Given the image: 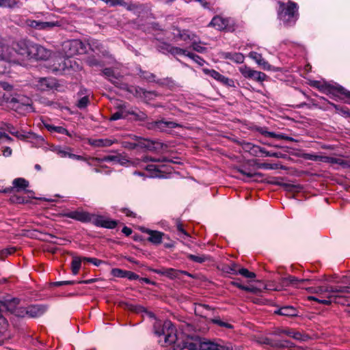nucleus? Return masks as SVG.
Segmentation results:
<instances>
[{
    "mask_svg": "<svg viewBox=\"0 0 350 350\" xmlns=\"http://www.w3.org/2000/svg\"><path fill=\"white\" fill-rule=\"evenodd\" d=\"M124 275H125V278H126L131 280H137L139 278V276L137 274H135V273H133L132 271H126V274Z\"/></svg>",
    "mask_w": 350,
    "mask_h": 350,
    "instance_id": "obj_60",
    "label": "nucleus"
},
{
    "mask_svg": "<svg viewBox=\"0 0 350 350\" xmlns=\"http://www.w3.org/2000/svg\"><path fill=\"white\" fill-rule=\"evenodd\" d=\"M249 57L255 61V62L265 70H273V67L270 65L263 57L262 55L257 52L252 51L249 53Z\"/></svg>",
    "mask_w": 350,
    "mask_h": 350,
    "instance_id": "obj_18",
    "label": "nucleus"
},
{
    "mask_svg": "<svg viewBox=\"0 0 350 350\" xmlns=\"http://www.w3.org/2000/svg\"><path fill=\"white\" fill-rule=\"evenodd\" d=\"M15 252V249L14 247H9L4 249L1 251L2 256H7L8 255L12 254Z\"/></svg>",
    "mask_w": 350,
    "mask_h": 350,
    "instance_id": "obj_61",
    "label": "nucleus"
},
{
    "mask_svg": "<svg viewBox=\"0 0 350 350\" xmlns=\"http://www.w3.org/2000/svg\"><path fill=\"white\" fill-rule=\"evenodd\" d=\"M68 56H72L76 54L83 53L85 51L84 44L78 40H73L66 42L64 45Z\"/></svg>",
    "mask_w": 350,
    "mask_h": 350,
    "instance_id": "obj_13",
    "label": "nucleus"
},
{
    "mask_svg": "<svg viewBox=\"0 0 350 350\" xmlns=\"http://www.w3.org/2000/svg\"><path fill=\"white\" fill-rule=\"evenodd\" d=\"M11 141L12 139L0 129V151L3 153H11L12 149L8 146Z\"/></svg>",
    "mask_w": 350,
    "mask_h": 350,
    "instance_id": "obj_25",
    "label": "nucleus"
},
{
    "mask_svg": "<svg viewBox=\"0 0 350 350\" xmlns=\"http://www.w3.org/2000/svg\"><path fill=\"white\" fill-rule=\"evenodd\" d=\"M276 170L282 168L279 163H261L257 159H251L245 162L243 167L237 169L238 172L247 178L258 176L260 174L255 172L258 169Z\"/></svg>",
    "mask_w": 350,
    "mask_h": 350,
    "instance_id": "obj_3",
    "label": "nucleus"
},
{
    "mask_svg": "<svg viewBox=\"0 0 350 350\" xmlns=\"http://www.w3.org/2000/svg\"><path fill=\"white\" fill-rule=\"evenodd\" d=\"M99 160L111 162L114 164L119 163L120 165H125L129 162V160L126 159L122 154H114L112 156L104 157L103 159H98Z\"/></svg>",
    "mask_w": 350,
    "mask_h": 350,
    "instance_id": "obj_30",
    "label": "nucleus"
},
{
    "mask_svg": "<svg viewBox=\"0 0 350 350\" xmlns=\"http://www.w3.org/2000/svg\"><path fill=\"white\" fill-rule=\"evenodd\" d=\"M239 70L245 78L253 79L257 82L262 83L267 79V75L264 72L253 70L246 65L239 67Z\"/></svg>",
    "mask_w": 350,
    "mask_h": 350,
    "instance_id": "obj_11",
    "label": "nucleus"
},
{
    "mask_svg": "<svg viewBox=\"0 0 350 350\" xmlns=\"http://www.w3.org/2000/svg\"><path fill=\"white\" fill-rule=\"evenodd\" d=\"M90 144L94 147H107L110 146L113 142L108 139H90Z\"/></svg>",
    "mask_w": 350,
    "mask_h": 350,
    "instance_id": "obj_36",
    "label": "nucleus"
},
{
    "mask_svg": "<svg viewBox=\"0 0 350 350\" xmlns=\"http://www.w3.org/2000/svg\"><path fill=\"white\" fill-rule=\"evenodd\" d=\"M2 312L3 311L0 309V332H5L8 327V323Z\"/></svg>",
    "mask_w": 350,
    "mask_h": 350,
    "instance_id": "obj_51",
    "label": "nucleus"
},
{
    "mask_svg": "<svg viewBox=\"0 0 350 350\" xmlns=\"http://www.w3.org/2000/svg\"><path fill=\"white\" fill-rule=\"evenodd\" d=\"M238 274H240L246 278H250V279H253L256 277V274L254 272H251L245 268H239V267Z\"/></svg>",
    "mask_w": 350,
    "mask_h": 350,
    "instance_id": "obj_46",
    "label": "nucleus"
},
{
    "mask_svg": "<svg viewBox=\"0 0 350 350\" xmlns=\"http://www.w3.org/2000/svg\"><path fill=\"white\" fill-rule=\"evenodd\" d=\"M187 56L192 59L194 62H196L200 65H203L204 62V61L200 57L192 53H187Z\"/></svg>",
    "mask_w": 350,
    "mask_h": 350,
    "instance_id": "obj_57",
    "label": "nucleus"
},
{
    "mask_svg": "<svg viewBox=\"0 0 350 350\" xmlns=\"http://www.w3.org/2000/svg\"><path fill=\"white\" fill-rule=\"evenodd\" d=\"M89 45L93 51H99L101 47V44L97 40H91Z\"/></svg>",
    "mask_w": 350,
    "mask_h": 350,
    "instance_id": "obj_59",
    "label": "nucleus"
},
{
    "mask_svg": "<svg viewBox=\"0 0 350 350\" xmlns=\"http://www.w3.org/2000/svg\"><path fill=\"white\" fill-rule=\"evenodd\" d=\"M136 312H146L150 317L154 318V315L151 312H148L145 308L142 306H136L133 308Z\"/></svg>",
    "mask_w": 350,
    "mask_h": 350,
    "instance_id": "obj_58",
    "label": "nucleus"
},
{
    "mask_svg": "<svg viewBox=\"0 0 350 350\" xmlns=\"http://www.w3.org/2000/svg\"><path fill=\"white\" fill-rule=\"evenodd\" d=\"M17 4L16 0H1V8H12Z\"/></svg>",
    "mask_w": 350,
    "mask_h": 350,
    "instance_id": "obj_53",
    "label": "nucleus"
},
{
    "mask_svg": "<svg viewBox=\"0 0 350 350\" xmlns=\"http://www.w3.org/2000/svg\"><path fill=\"white\" fill-rule=\"evenodd\" d=\"M63 215L83 223L91 221L94 217L89 213L81 210L67 212L64 213Z\"/></svg>",
    "mask_w": 350,
    "mask_h": 350,
    "instance_id": "obj_16",
    "label": "nucleus"
},
{
    "mask_svg": "<svg viewBox=\"0 0 350 350\" xmlns=\"http://www.w3.org/2000/svg\"><path fill=\"white\" fill-rule=\"evenodd\" d=\"M174 38L176 40H183V41H189L194 40L196 35L193 33H190L187 30H180L179 29H174Z\"/></svg>",
    "mask_w": 350,
    "mask_h": 350,
    "instance_id": "obj_22",
    "label": "nucleus"
},
{
    "mask_svg": "<svg viewBox=\"0 0 350 350\" xmlns=\"http://www.w3.org/2000/svg\"><path fill=\"white\" fill-rule=\"evenodd\" d=\"M144 161H152L154 163H163V162H173L178 163L177 161H174L172 159L167 158L163 154H146Z\"/></svg>",
    "mask_w": 350,
    "mask_h": 350,
    "instance_id": "obj_28",
    "label": "nucleus"
},
{
    "mask_svg": "<svg viewBox=\"0 0 350 350\" xmlns=\"http://www.w3.org/2000/svg\"><path fill=\"white\" fill-rule=\"evenodd\" d=\"M142 231L149 235L148 240L152 244L159 245L162 242L164 233L157 230H150L148 228H143L142 229Z\"/></svg>",
    "mask_w": 350,
    "mask_h": 350,
    "instance_id": "obj_19",
    "label": "nucleus"
},
{
    "mask_svg": "<svg viewBox=\"0 0 350 350\" xmlns=\"http://www.w3.org/2000/svg\"><path fill=\"white\" fill-rule=\"evenodd\" d=\"M222 56L224 58L230 59L234 63L241 64L244 61V55L241 53H223Z\"/></svg>",
    "mask_w": 350,
    "mask_h": 350,
    "instance_id": "obj_31",
    "label": "nucleus"
},
{
    "mask_svg": "<svg viewBox=\"0 0 350 350\" xmlns=\"http://www.w3.org/2000/svg\"><path fill=\"white\" fill-rule=\"evenodd\" d=\"M202 350H234L233 345L230 342L221 340H206L201 343Z\"/></svg>",
    "mask_w": 350,
    "mask_h": 350,
    "instance_id": "obj_10",
    "label": "nucleus"
},
{
    "mask_svg": "<svg viewBox=\"0 0 350 350\" xmlns=\"http://www.w3.org/2000/svg\"><path fill=\"white\" fill-rule=\"evenodd\" d=\"M305 282H310V280L308 279L299 280L298 278L291 275H289L286 278H283L281 280V283L283 286H288L291 285L296 288H298L299 286V284H303Z\"/></svg>",
    "mask_w": 350,
    "mask_h": 350,
    "instance_id": "obj_24",
    "label": "nucleus"
},
{
    "mask_svg": "<svg viewBox=\"0 0 350 350\" xmlns=\"http://www.w3.org/2000/svg\"><path fill=\"white\" fill-rule=\"evenodd\" d=\"M221 270L227 273L237 275L239 270V265L236 263H231L230 265H224Z\"/></svg>",
    "mask_w": 350,
    "mask_h": 350,
    "instance_id": "obj_38",
    "label": "nucleus"
},
{
    "mask_svg": "<svg viewBox=\"0 0 350 350\" xmlns=\"http://www.w3.org/2000/svg\"><path fill=\"white\" fill-rule=\"evenodd\" d=\"M57 83L53 78H42L38 81L36 86L41 91H48L56 87Z\"/></svg>",
    "mask_w": 350,
    "mask_h": 350,
    "instance_id": "obj_21",
    "label": "nucleus"
},
{
    "mask_svg": "<svg viewBox=\"0 0 350 350\" xmlns=\"http://www.w3.org/2000/svg\"><path fill=\"white\" fill-rule=\"evenodd\" d=\"M14 314L20 317H28L27 308L17 307Z\"/></svg>",
    "mask_w": 350,
    "mask_h": 350,
    "instance_id": "obj_52",
    "label": "nucleus"
},
{
    "mask_svg": "<svg viewBox=\"0 0 350 350\" xmlns=\"http://www.w3.org/2000/svg\"><path fill=\"white\" fill-rule=\"evenodd\" d=\"M250 144H247L245 148V150L246 152H250V153H258L260 152V153H267L266 152H264L260 149L258 146H253L251 148Z\"/></svg>",
    "mask_w": 350,
    "mask_h": 350,
    "instance_id": "obj_55",
    "label": "nucleus"
},
{
    "mask_svg": "<svg viewBox=\"0 0 350 350\" xmlns=\"http://www.w3.org/2000/svg\"><path fill=\"white\" fill-rule=\"evenodd\" d=\"M23 140H25L31 143L34 146L43 147V149L45 151L49 150L51 152H57V153H66L64 151L57 150L56 147L53 146H49L42 136L33 133H25V136Z\"/></svg>",
    "mask_w": 350,
    "mask_h": 350,
    "instance_id": "obj_7",
    "label": "nucleus"
},
{
    "mask_svg": "<svg viewBox=\"0 0 350 350\" xmlns=\"http://www.w3.org/2000/svg\"><path fill=\"white\" fill-rule=\"evenodd\" d=\"M274 347L279 348H288L293 347V344L289 340H278L275 342V345H272Z\"/></svg>",
    "mask_w": 350,
    "mask_h": 350,
    "instance_id": "obj_48",
    "label": "nucleus"
},
{
    "mask_svg": "<svg viewBox=\"0 0 350 350\" xmlns=\"http://www.w3.org/2000/svg\"><path fill=\"white\" fill-rule=\"evenodd\" d=\"M12 184L17 191L25 189L29 186V182L23 178H15L13 180Z\"/></svg>",
    "mask_w": 350,
    "mask_h": 350,
    "instance_id": "obj_37",
    "label": "nucleus"
},
{
    "mask_svg": "<svg viewBox=\"0 0 350 350\" xmlns=\"http://www.w3.org/2000/svg\"><path fill=\"white\" fill-rule=\"evenodd\" d=\"M165 275L170 279L178 278L180 275V271L172 268L165 269Z\"/></svg>",
    "mask_w": 350,
    "mask_h": 350,
    "instance_id": "obj_43",
    "label": "nucleus"
},
{
    "mask_svg": "<svg viewBox=\"0 0 350 350\" xmlns=\"http://www.w3.org/2000/svg\"><path fill=\"white\" fill-rule=\"evenodd\" d=\"M126 271L120 269L115 268L111 270V275L117 278H125Z\"/></svg>",
    "mask_w": 350,
    "mask_h": 350,
    "instance_id": "obj_54",
    "label": "nucleus"
},
{
    "mask_svg": "<svg viewBox=\"0 0 350 350\" xmlns=\"http://www.w3.org/2000/svg\"><path fill=\"white\" fill-rule=\"evenodd\" d=\"M90 100L88 96H83L76 103V106L82 109H85L89 104Z\"/></svg>",
    "mask_w": 350,
    "mask_h": 350,
    "instance_id": "obj_50",
    "label": "nucleus"
},
{
    "mask_svg": "<svg viewBox=\"0 0 350 350\" xmlns=\"http://www.w3.org/2000/svg\"><path fill=\"white\" fill-rule=\"evenodd\" d=\"M94 224L97 226H100L106 228H114L117 226V222L113 220H108L104 219L101 216H97L94 220Z\"/></svg>",
    "mask_w": 350,
    "mask_h": 350,
    "instance_id": "obj_27",
    "label": "nucleus"
},
{
    "mask_svg": "<svg viewBox=\"0 0 350 350\" xmlns=\"http://www.w3.org/2000/svg\"><path fill=\"white\" fill-rule=\"evenodd\" d=\"M0 87L7 91H10L12 89V86L7 82L0 81Z\"/></svg>",
    "mask_w": 350,
    "mask_h": 350,
    "instance_id": "obj_63",
    "label": "nucleus"
},
{
    "mask_svg": "<svg viewBox=\"0 0 350 350\" xmlns=\"http://www.w3.org/2000/svg\"><path fill=\"white\" fill-rule=\"evenodd\" d=\"M16 52L23 59L34 61H46L53 55L50 49L27 39L16 42Z\"/></svg>",
    "mask_w": 350,
    "mask_h": 350,
    "instance_id": "obj_1",
    "label": "nucleus"
},
{
    "mask_svg": "<svg viewBox=\"0 0 350 350\" xmlns=\"http://www.w3.org/2000/svg\"><path fill=\"white\" fill-rule=\"evenodd\" d=\"M265 288L267 290H271V291H280L281 290L280 288H279L278 286H275L272 283L267 284L265 286Z\"/></svg>",
    "mask_w": 350,
    "mask_h": 350,
    "instance_id": "obj_64",
    "label": "nucleus"
},
{
    "mask_svg": "<svg viewBox=\"0 0 350 350\" xmlns=\"http://www.w3.org/2000/svg\"><path fill=\"white\" fill-rule=\"evenodd\" d=\"M227 23L225 19L220 16H215L209 23V26H212L218 30H222L226 28Z\"/></svg>",
    "mask_w": 350,
    "mask_h": 350,
    "instance_id": "obj_34",
    "label": "nucleus"
},
{
    "mask_svg": "<svg viewBox=\"0 0 350 350\" xmlns=\"http://www.w3.org/2000/svg\"><path fill=\"white\" fill-rule=\"evenodd\" d=\"M275 314L286 317L297 316V310L293 306H284L275 311Z\"/></svg>",
    "mask_w": 350,
    "mask_h": 350,
    "instance_id": "obj_33",
    "label": "nucleus"
},
{
    "mask_svg": "<svg viewBox=\"0 0 350 350\" xmlns=\"http://www.w3.org/2000/svg\"><path fill=\"white\" fill-rule=\"evenodd\" d=\"M44 125L51 132H55L66 135H70L68 131L62 126H55L46 123H44Z\"/></svg>",
    "mask_w": 350,
    "mask_h": 350,
    "instance_id": "obj_39",
    "label": "nucleus"
},
{
    "mask_svg": "<svg viewBox=\"0 0 350 350\" xmlns=\"http://www.w3.org/2000/svg\"><path fill=\"white\" fill-rule=\"evenodd\" d=\"M119 109L116 113H113L110 117V120H118L127 118L129 115H133L135 119L137 120H144L146 119V115L142 111H137L133 109H127L125 104H120L117 106Z\"/></svg>",
    "mask_w": 350,
    "mask_h": 350,
    "instance_id": "obj_6",
    "label": "nucleus"
},
{
    "mask_svg": "<svg viewBox=\"0 0 350 350\" xmlns=\"http://www.w3.org/2000/svg\"><path fill=\"white\" fill-rule=\"evenodd\" d=\"M203 72L226 86L234 87V82L232 79L221 75L215 70L204 68Z\"/></svg>",
    "mask_w": 350,
    "mask_h": 350,
    "instance_id": "obj_17",
    "label": "nucleus"
},
{
    "mask_svg": "<svg viewBox=\"0 0 350 350\" xmlns=\"http://www.w3.org/2000/svg\"><path fill=\"white\" fill-rule=\"evenodd\" d=\"M211 311V308L208 305L198 304L195 306V313L202 317L207 318Z\"/></svg>",
    "mask_w": 350,
    "mask_h": 350,
    "instance_id": "obj_32",
    "label": "nucleus"
},
{
    "mask_svg": "<svg viewBox=\"0 0 350 350\" xmlns=\"http://www.w3.org/2000/svg\"><path fill=\"white\" fill-rule=\"evenodd\" d=\"M7 129L11 134L16 136L20 139L23 140L25 136L26 132L16 131L12 125H8L7 126Z\"/></svg>",
    "mask_w": 350,
    "mask_h": 350,
    "instance_id": "obj_44",
    "label": "nucleus"
},
{
    "mask_svg": "<svg viewBox=\"0 0 350 350\" xmlns=\"http://www.w3.org/2000/svg\"><path fill=\"white\" fill-rule=\"evenodd\" d=\"M306 291L312 294H316L319 299H325V295L328 294V286L308 287Z\"/></svg>",
    "mask_w": 350,
    "mask_h": 350,
    "instance_id": "obj_29",
    "label": "nucleus"
},
{
    "mask_svg": "<svg viewBox=\"0 0 350 350\" xmlns=\"http://www.w3.org/2000/svg\"><path fill=\"white\" fill-rule=\"evenodd\" d=\"M306 159L321 161L325 163H329L331 164H338L340 165H347L341 158H336L332 156L323 155V154H302Z\"/></svg>",
    "mask_w": 350,
    "mask_h": 350,
    "instance_id": "obj_14",
    "label": "nucleus"
},
{
    "mask_svg": "<svg viewBox=\"0 0 350 350\" xmlns=\"http://www.w3.org/2000/svg\"><path fill=\"white\" fill-rule=\"evenodd\" d=\"M167 50L172 53V55H185L187 56V53H189L187 50L176 47L172 46L170 45H167Z\"/></svg>",
    "mask_w": 350,
    "mask_h": 350,
    "instance_id": "obj_40",
    "label": "nucleus"
},
{
    "mask_svg": "<svg viewBox=\"0 0 350 350\" xmlns=\"http://www.w3.org/2000/svg\"><path fill=\"white\" fill-rule=\"evenodd\" d=\"M265 136L272 137V138H276V139H282L284 138V136L281 134H277L273 132H266Z\"/></svg>",
    "mask_w": 350,
    "mask_h": 350,
    "instance_id": "obj_62",
    "label": "nucleus"
},
{
    "mask_svg": "<svg viewBox=\"0 0 350 350\" xmlns=\"http://www.w3.org/2000/svg\"><path fill=\"white\" fill-rule=\"evenodd\" d=\"M181 126L174 122L159 120L154 122L153 127L161 131L166 132L167 129H172L175 127H180Z\"/></svg>",
    "mask_w": 350,
    "mask_h": 350,
    "instance_id": "obj_26",
    "label": "nucleus"
},
{
    "mask_svg": "<svg viewBox=\"0 0 350 350\" xmlns=\"http://www.w3.org/2000/svg\"><path fill=\"white\" fill-rule=\"evenodd\" d=\"M211 321L215 324L218 325L220 327H223L226 329H232L233 328L232 325H231L227 322H224V321H221L219 318L212 319L211 320Z\"/></svg>",
    "mask_w": 350,
    "mask_h": 350,
    "instance_id": "obj_49",
    "label": "nucleus"
},
{
    "mask_svg": "<svg viewBox=\"0 0 350 350\" xmlns=\"http://www.w3.org/2000/svg\"><path fill=\"white\" fill-rule=\"evenodd\" d=\"M350 293V288L349 286H343L340 288H334L332 286H328V294L325 295V299H319L316 297H308V300L314 301L321 304L323 305H329L332 301L333 298H336V295L334 293Z\"/></svg>",
    "mask_w": 350,
    "mask_h": 350,
    "instance_id": "obj_9",
    "label": "nucleus"
},
{
    "mask_svg": "<svg viewBox=\"0 0 350 350\" xmlns=\"http://www.w3.org/2000/svg\"><path fill=\"white\" fill-rule=\"evenodd\" d=\"M47 310V307L44 305H32L27 307V313L29 317H38L42 315Z\"/></svg>",
    "mask_w": 350,
    "mask_h": 350,
    "instance_id": "obj_23",
    "label": "nucleus"
},
{
    "mask_svg": "<svg viewBox=\"0 0 350 350\" xmlns=\"http://www.w3.org/2000/svg\"><path fill=\"white\" fill-rule=\"evenodd\" d=\"M18 304L19 300L16 298L0 301V309L3 312L8 311L12 313H14L18 307Z\"/></svg>",
    "mask_w": 350,
    "mask_h": 350,
    "instance_id": "obj_20",
    "label": "nucleus"
},
{
    "mask_svg": "<svg viewBox=\"0 0 350 350\" xmlns=\"http://www.w3.org/2000/svg\"><path fill=\"white\" fill-rule=\"evenodd\" d=\"M103 73L108 78V79L116 86L121 85V84L119 83L120 77L121 76L120 75H116L113 70L111 68H105L103 70Z\"/></svg>",
    "mask_w": 350,
    "mask_h": 350,
    "instance_id": "obj_35",
    "label": "nucleus"
},
{
    "mask_svg": "<svg viewBox=\"0 0 350 350\" xmlns=\"http://www.w3.org/2000/svg\"><path fill=\"white\" fill-rule=\"evenodd\" d=\"M322 88L327 94H331L342 99L346 98V102L350 103V91L345 90L342 86L325 85L323 86Z\"/></svg>",
    "mask_w": 350,
    "mask_h": 350,
    "instance_id": "obj_12",
    "label": "nucleus"
},
{
    "mask_svg": "<svg viewBox=\"0 0 350 350\" xmlns=\"http://www.w3.org/2000/svg\"><path fill=\"white\" fill-rule=\"evenodd\" d=\"M187 258L189 260L198 263H202L208 259L207 256L204 255L188 254Z\"/></svg>",
    "mask_w": 350,
    "mask_h": 350,
    "instance_id": "obj_45",
    "label": "nucleus"
},
{
    "mask_svg": "<svg viewBox=\"0 0 350 350\" xmlns=\"http://www.w3.org/2000/svg\"><path fill=\"white\" fill-rule=\"evenodd\" d=\"M193 49L198 53H203L206 51V48L201 45V42L193 41L191 44Z\"/></svg>",
    "mask_w": 350,
    "mask_h": 350,
    "instance_id": "obj_56",
    "label": "nucleus"
},
{
    "mask_svg": "<svg viewBox=\"0 0 350 350\" xmlns=\"http://www.w3.org/2000/svg\"><path fill=\"white\" fill-rule=\"evenodd\" d=\"M230 284L232 286H236L241 290L245 291L247 292L256 293L257 291V288L255 287H249V286H243L237 282H231Z\"/></svg>",
    "mask_w": 350,
    "mask_h": 350,
    "instance_id": "obj_47",
    "label": "nucleus"
},
{
    "mask_svg": "<svg viewBox=\"0 0 350 350\" xmlns=\"http://www.w3.org/2000/svg\"><path fill=\"white\" fill-rule=\"evenodd\" d=\"M16 55V44L11 46L8 41L0 38V73L6 72L11 62L19 63Z\"/></svg>",
    "mask_w": 350,
    "mask_h": 350,
    "instance_id": "obj_2",
    "label": "nucleus"
},
{
    "mask_svg": "<svg viewBox=\"0 0 350 350\" xmlns=\"http://www.w3.org/2000/svg\"><path fill=\"white\" fill-rule=\"evenodd\" d=\"M278 16L281 20L286 23H290L291 21L295 22L297 16V5L292 1H288L287 4L278 2Z\"/></svg>",
    "mask_w": 350,
    "mask_h": 350,
    "instance_id": "obj_5",
    "label": "nucleus"
},
{
    "mask_svg": "<svg viewBox=\"0 0 350 350\" xmlns=\"http://www.w3.org/2000/svg\"><path fill=\"white\" fill-rule=\"evenodd\" d=\"M135 139L137 141L136 143H129L128 145L125 144L124 146L129 148V149H134L137 147H139L147 151H169L167 149V144H163L161 142L151 141L147 139L137 137L136 136H135ZM125 144L126 143L125 142Z\"/></svg>",
    "mask_w": 350,
    "mask_h": 350,
    "instance_id": "obj_4",
    "label": "nucleus"
},
{
    "mask_svg": "<svg viewBox=\"0 0 350 350\" xmlns=\"http://www.w3.org/2000/svg\"><path fill=\"white\" fill-rule=\"evenodd\" d=\"M281 333L285 334L297 340H304V336L300 332H295L293 329L282 330Z\"/></svg>",
    "mask_w": 350,
    "mask_h": 350,
    "instance_id": "obj_41",
    "label": "nucleus"
},
{
    "mask_svg": "<svg viewBox=\"0 0 350 350\" xmlns=\"http://www.w3.org/2000/svg\"><path fill=\"white\" fill-rule=\"evenodd\" d=\"M7 102L10 103L11 107L16 111L25 110L29 111L31 110V100L25 96L17 94L11 98H8Z\"/></svg>",
    "mask_w": 350,
    "mask_h": 350,
    "instance_id": "obj_8",
    "label": "nucleus"
},
{
    "mask_svg": "<svg viewBox=\"0 0 350 350\" xmlns=\"http://www.w3.org/2000/svg\"><path fill=\"white\" fill-rule=\"evenodd\" d=\"M81 258L79 257L75 256L73 257L72 264H71V269L72 273L74 275H77L79 272V270L81 267Z\"/></svg>",
    "mask_w": 350,
    "mask_h": 350,
    "instance_id": "obj_42",
    "label": "nucleus"
},
{
    "mask_svg": "<svg viewBox=\"0 0 350 350\" xmlns=\"http://www.w3.org/2000/svg\"><path fill=\"white\" fill-rule=\"evenodd\" d=\"M25 24L31 28L38 30H44L52 29L55 27L59 26V23L56 22H42L36 20L27 19L25 21Z\"/></svg>",
    "mask_w": 350,
    "mask_h": 350,
    "instance_id": "obj_15",
    "label": "nucleus"
}]
</instances>
